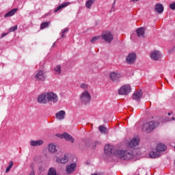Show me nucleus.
I'll list each match as a JSON object with an SVG mask.
<instances>
[{
  "label": "nucleus",
  "instance_id": "25",
  "mask_svg": "<svg viewBox=\"0 0 175 175\" xmlns=\"http://www.w3.org/2000/svg\"><path fill=\"white\" fill-rule=\"evenodd\" d=\"M68 157L66 155H64L62 159L57 158L56 159V162H57V163H66V162H68Z\"/></svg>",
  "mask_w": 175,
  "mask_h": 175
},
{
  "label": "nucleus",
  "instance_id": "9",
  "mask_svg": "<svg viewBox=\"0 0 175 175\" xmlns=\"http://www.w3.org/2000/svg\"><path fill=\"white\" fill-rule=\"evenodd\" d=\"M57 137L60 139H65L67 142H71L72 143H75V139L72 135H69L68 133H64L63 134H56Z\"/></svg>",
  "mask_w": 175,
  "mask_h": 175
},
{
  "label": "nucleus",
  "instance_id": "38",
  "mask_svg": "<svg viewBox=\"0 0 175 175\" xmlns=\"http://www.w3.org/2000/svg\"><path fill=\"white\" fill-rule=\"evenodd\" d=\"M6 35H8V33H3L1 34V37H2V38H5V36H6Z\"/></svg>",
  "mask_w": 175,
  "mask_h": 175
},
{
  "label": "nucleus",
  "instance_id": "32",
  "mask_svg": "<svg viewBox=\"0 0 175 175\" xmlns=\"http://www.w3.org/2000/svg\"><path fill=\"white\" fill-rule=\"evenodd\" d=\"M12 167H13V161H10L9 163V165L5 170V173H9V172H10V170L12 169Z\"/></svg>",
  "mask_w": 175,
  "mask_h": 175
},
{
  "label": "nucleus",
  "instance_id": "28",
  "mask_svg": "<svg viewBox=\"0 0 175 175\" xmlns=\"http://www.w3.org/2000/svg\"><path fill=\"white\" fill-rule=\"evenodd\" d=\"M49 25H50V22H43L41 23L40 29H44V28H49Z\"/></svg>",
  "mask_w": 175,
  "mask_h": 175
},
{
  "label": "nucleus",
  "instance_id": "43",
  "mask_svg": "<svg viewBox=\"0 0 175 175\" xmlns=\"http://www.w3.org/2000/svg\"><path fill=\"white\" fill-rule=\"evenodd\" d=\"M92 175H98V174H92Z\"/></svg>",
  "mask_w": 175,
  "mask_h": 175
},
{
  "label": "nucleus",
  "instance_id": "19",
  "mask_svg": "<svg viewBox=\"0 0 175 175\" xmlns=\"http://www.w3.org/2000/svg\"><path fill=\"white\" fill-rule=\"evenodd\" d=\"M43 143V140L42 139L37 141L31 140L30 141V146H32L33 147H38V146H42Z\"/></svg>",
  "mask_w": 175,
  "mask_h": 175
},
{
  "label": "nucleus",
  "instance_id": "24",
  "mask_svg": "<svg viewBox=\"0 0 175 175\" xmlns=\"http://www.w3.org/2000/svg\"><path fill=\"white\" fill-rule=\"evenodd\" d=\"M66 6H69L68 2L62 3L60 5H59L57 8H55L54 11L55 13H57V12H59V10H61V9H64V8H66Z\"/></svg>",
  "mask_w": 175,
  "mask_h": 175
},
{
  "label": "nucleus",
  "instance_id": "21",
  "mask_svg": "<svg viewBox=\"0 0 175 175\" xmlns=\"http://www.w3.org/2000/svg\"><path fill=\"white\" fill-rule=\"evenodd\" d=\"M144 27H139L137 29L136 32L138 38H144Z\"/></svg>",
  "mask_w": 175,
  "mask_h": 175
},
{
  "label": "nucleus",
  "instance_id": "30",
  "mask_svg": "<svg viewBox=\"0 0 175 175\" xmlns=\"http://www.w3.org/2000/svg\"><path fill=\"white\" fill-rule=\"evenodd\" d=\"M98 129L101 133H107V128H106L105 126L101 125L98 127Z\"/></svg>",
  "mask_w": 175,
  "mask_h": 175
},
{
  "label": "nucleus",
  "instance_id": "18",
  "mask_svg": "<svg viewBox=\"0 0 175 175\" xmlns=\"http://www.w3.org/2000/svg\"><path fill=\"white\" fill-rule=\"evenodd\" d=\"M167 148L166 147V146L163 144H159L157 145V146L156 147V151H157V152H162L163 151H166V149Z\"/></svg>",
  "mask_w": 175,
  "mask_h": 175
},
{
  "label": "nucleus",
  "instance_id": "27",
  "mask_svg": "<svg viewBox=\"0 0 175 175\" xmlns=\"http://www.w3.org/2000/svg\"><path fill=\"white\" fill-rule=\"evenodd\" d=\"M159 155V152L158 151H152L149 153V157H150V158H158Z\"/></svg>",
  "mask_w": 175,
  "mask_h": 175
},
{
  "label": "nucleus",
  "instance_id": "13",
  "mask_svg": "<svg viewBox=\"0 0 175 175\" xmlns=\"http://www.w3.org/2000/svg\"><path fill=\"white\" fill-rule=\"evenodd\" d=\"M143 96V91L137 90L135 92L132 96L133 100L139 102Z\"/></svg>",
  "mask_w": 175,
  "mask_h": 175
},
{
  "label": "nucleus",
  "instance_id": "44",
  "mask_svg": "<svg viewBox=\"0 0 175 175\" xmlns=\"http://www.w3.org/2000/svg\"><path fill=\"white\" fill-rule=\"evenodd\" d=\"M171 115V113H168V116H170Z\"/></svg>",
  "mask_w": 175,
  "mask_h": 175
},
{
  "label": "nucleus",
  "instance_id": "45",
  "mask_svg": "<svg viewBox=\"0 0 175 175\" xmlns=\"http://www.w3.org/2000/svg\"><path fill=\"white\" fill-rule=\"evenodd\" d=\"M84 143V142H83ZM83 143H81V144H83Z\"/></svg>",
  "mask_w": 175,
  "mask_h": 175
},
{
  "label": "nucleus",
  "instance_id": "41",
  "mask_svg": "<svg viewBox=\"0 0 175 175\" xmlns=\"http://www.w3.org/2000/svg\"><path fill=\"white\" fill-rule=\"evenodd\" d=\"M139 0H133V2H137Z\"/></svg>",
  "mask_w": 175,
  "mask_h": 175
},
{
  "label": "nucleus",
  "instance_id": "40",
  "mask_svg": "<svg viewBox=\"0 0 175 175\" xmlns=\"http://www.w3.org/2000/svg\"><path fill=\"white\" fill-rule=\"evenodd\" d=\"M64 37H65V34L62 33L61 38H64Z\"/></svg>",
  "mask_w": 175,
  "mask_h": 175
},
{
  "label": "nucleus",
  "instance_id": "2",
  "mask_svg": "<svg viewBox=\"0 0 175 175\" xmlns=\"http://www.w3.org/2000/svg\"><path fill=\"white\" fill-rule=\"evenodd\" d=\"M159 126V122L158 121L156 122H149L147 123H145L142 127V131L144 132H146V133H148L151 132V131H154L157 126Z\"/></svg>",
  "mask_w": 175,
  "mask_h": 175
},
{
  "label": "nucleus",
  "instance_id": "4",
  "mask_svg": "<svg viewBox=\"0 0 175 175\" xmlns=\"http://www.w3.org/2000/svg\"><path fill=\"white\" fill-rule=\"evenodd\" d=\"M101 38L107 43H111L114 39V36L110 31H104L101 34Z\"/></svg>",
  "mask_w": 175,
  "mask_h": 175
},
{
  "label": "nucleus",
  "instance_id": "22",
  "mask_svg": "<svg viewBox=\"0 0 175 175\" xmlns=\"http://www.w3.org/2000/svg\"><path fill=\"white\" fill-rule=\"evenodd\" d=\"M17 10H18L17 8H14L10 10L7 14H5L4 17H12V16H14V14H16L17 12Z\"/></svg>",
  "mask_w": 175,
  "mask_h": 175
},
{
  "label": "nucleus",
  "instance_id": "42",
  "mask_svg": "<svg viewBox=\"0 0 175 175\" xmlns=\"http://www.w3.org/2000/svg\"><path fill=\"white\" fill-rule=\"evenodd\" d=\"M172 120H175V118H172Z\"/></svg>",
  "mask_w": 175,
  "mask_h": 175
},
{
  "label": "nucleus",
  "instance_id": "7",
  "mask_svg": "<svg viewBox=\"0 0 175 175\" xmlns=\"http://www.w3.org/2000/svg\"><path fill=\"white\" fill-rule=\"evenodd\" d=\"M34 77L36 81H46L47 76H46V74L43 71L40 70L36 72Z\"/></svg>",
  "mask_w": 175,
  "mask_h": 175
},
{
  "label": "nucleus",
  "instance_id": "12",
  "mask_svg": "<svg viewBox=\"0 0 175 175\" xmlns=\"http://www.w3.org/2000/svg\"><path fill=\"white\" fill-rule=\"evenodd\" d=\"M136 61V54L132 53H129L126 58V62L129 65H133V63Z\"/></svg>",
  "mask_w": 175,
  "mask_h": 175
},
{
  "label": "nucleus",
  "instance_id": "37",
  "mask_svg": "<svg viewBox=\"0 0 175 175\" xmlns=\"http://www.w3.org/2000/svg\"><path fill=\"white\" fill-rule=\"evenodd\" d=\"M170 8L172 9V10H175V2L170 4Z\"/></svg>",
  "mask_w": 175,
  "mask_h": 175
},
{
  "label": "nucleus",
  "instance_id": "35",
  "mask_svg": "<svg viewBox=\"0 0 175 175\" xmlns=\"http://www.w3.org/2000/svg\"><path fill=\"white\" fill-rule=\"evenodd\" d=\"M81 88H82L83 90H88V85L82 83L81 85Z\"/></svg>",
  "mask_w": 175,
  "mask_h": 175
},
{
  "label": "nucleus",
  "instance_id": "33",
  "mask_svg": "<svg viewBox=\"0 0 175 175\" xmlns=\"http://www.w3.org/2000/svg\"><path fill=\"white\" fill-rule=\"evenodd\" d=\"M100 39V36H95L91 39V43H95L96 40H99Z\"/></svg>",
  "mask_w": 175,
  "mask_h": 175
},
{
  "label": "nucleus",
  "instance_id": "36",
  "mask_svg": "<svg viewBox=\"0 0 175 175\" xmlns=\"http://www.w3.org/2000/svg\"><path fill=\"white\" fill-rule=\"evenodd\" d=\"M111 11L116 12V0H113V3H112Z\"/></svg>",
  "mask_w": 175,
  "mask_h": 175
},
{
  "label": "nucleus",
  "instance_id": "16",
  "mask_svg": "<svg viewBox=\"0 0 175 175\" xmlns=\"http://www.w3.org/2000/svg\"><path fill=\"white\" fill-rule=\"evenodd\" d=\"M114 146L111 145H106L104 148V152L107 155H111Z\"/></svg>",
  "mask_w": 175,
  "mask_h": 175
},
{
  "label": "nucleus",
  "instance_id": "23",
  "mask_svg": "<svg viewBox=\"0 0 175 175\" xmlns=\"http://www.w3.org/2000/svg\"><path fill=\"white\" fill-rule=\"evenodd\" d=\"M48 150L49 152H51L52 154H54V152H57V146L53 144H50L48 146Z\"/></svg>",
  "mask_w": 175,
  "mask_h": 175
},
{
  "label": "nucleus",
  "instance_id": "34",
  "mask_svg": "<svg viewBox=\"0 0 175 175\" xmlns=\"http://www.w3.org/2000/svg\"><path fill=\"white\" fill-rule=\"evenodd\" d=\"M14 31H17V25H14L9 29V32H14Z\"/></svg>",
  "mask_w": 175,
  "mask_h": 175
},
{
  "label": "nucleus",
  "instance_id": "1",
  "mask_svg": "<svg viewBox=\"0 0 175 175\" xmlns=\"http://www.w3.org/2000/svg\"><path fill=\"white\" fill-rule=\"evenodd\" d=\"M114 155L117 157V158H120V159H126V161H129V159H132V158H133V152L118 150L114 152Z\"/></svg>",
  "mask_w": 175,
  "mask_h": 175
},
{
  "label": "nucleus",
  "instance_id": "20",
  "mask_svg": "<svg viewBox=\"0 0 175 175\" xmlns=\"http://www.w3.org/2000/svg\"><path fill=\"white\" fill-rule=\"evenodd\" d=\"M154 11L156 13H159V14H161V13L163 12V5L161 3H158L155 5Z\"/></svg>",
  "mask_w": 175,
  "mask_h": 175
},
{
  "label": "nucleus",
  "instance_id": "31",
  "mask_svg": "<svg viewBox=\"0 0 175 175\" xmlns=\"http://www.w3.org/2000/svg\"><path fill=\"white\" fill-rule=\"evenodd\" d=\"M54 70H55V72H56V73L57 75H61V72H62L61 66L57 65V66H55V68H54Z\"/></svg>",
  "mask_w": 175,
  "mask_h": 175
},
{
  "label": "nucleus",
  "instance_id": "8",
  "mask_svg": "<svg viewBox=\"0 0 175 175\" xmlns=\"http://www.w3.org/2000/svg\"><path fill=\"white\" fill-rule=\"evenodd\" d=\"M38 102L41 105H47V103H49L47 92H44L39 95L38 97Z\"/></svg>",
  "mask_w": 175,
  "mask_h": 175
},
{
  "label": "nucleus",
  "instance_id": "11",
  "mask_svg": "<svg viewBox=\"0 0 175 175\" xmlns=\"http://www.w3.org/2000/svg\"><path fill=\"white\" fill-rule=\"evenodd\" d=\"M109 78L114 83H117L121 79V74L118 72H112L109 75Z\"/></svg>",
  "mask_w": 175,
  "mask_h": 175
},
{
  "label": "nucleus",
  "instance_id": "17",
  "mask_svg": "<svg viewBox=\"0 0 175 175\" xmlns=\"http://www.w3.org/2000/svg\"><path fill=\"white\" fill-rule=\"evenodd\" d=\"M65 116H66V112L64 110H62L55 114L57 120H59V121L64 120V118H65Z\"/></svg>",
  "mask_w": 175,
  "mask_h": 175
},
{
  "label": "nucleus",
  "instance_id": "39",
  "mask_svg": "<svg viewBox=\"0 0 175 175\" xmlns=\"http://www.w3.org/2000/svg\"><path fill=\"white\" fill-rule=\"evenodd\" d=\"M68 32V28L65 29L63 31L62 33H66Z\"/></svg>",
  "mask_w": 175,
  "mask_h": 175
},
{
  "label": "nucleus",
  "instance_id": "10",
  "mask_svg": "<svg viewBox=\"0 0 175 175\" xmlns=\"http://www.w3.org/2000/svg\"><path fill=\"white\" fill-rule=\"evenodd\" d=\"M139 142H140L139 137H134L130 142H128L127 146L129 148H135V147L139 144Z\"/></svg>",
  "mask_w": 175,
  "mask_h": 175
},
{
  "label": "nucleus",
  "instance_id": "26",
  "mask_svg": "<svg viewBox=\"0 0 175 175\" xmlns=\"http://www.w3.org/2000/svg\"><path fill=\"white\" fill-rule=\"evenodd\" d=\"M95 3V0H88L85 3V7L87 9H91V6Z\"/></svg>",
  "mask_w": 175,
  "mask_h": 175
},
{
  "label": "nucleus",
  "instance_id": "15",
  "mask_svg": "<svg viewBox=\"0 0 175 175\" xmlns=\"http://www.w3.org/2000/svg\"><path fill=\"white\" fill-rule=\"evenodd\" d=\"M150 58L154 61H159L161 59V52L158 51H154L152 52L150 55Z\"/></svg>",
  "mask_w": 175,
  "mask_h": 175
},
{
  "label": "nucleus",
  "instance_id": "5",
  "mask_svg": "<svg viewBox=\"0 0 175 175\" xmlns=\"http://www.w3.org/2000/svg\"><path fill=\"white\" fill-rule=\"evenodd\" d=\"M132 91V88L129 85H124L119 89V95H129Z\"/></svg>",
  "mask_w": 175,
  "mask_h": 175
},
{
  "label": "nucleus",
  "instance_id": "6",
  "mask_svg": "<svg viewBox=\"0 0 175 175\" xmlns=\"http://www.w3.org/2000/svg\"><path fill=\"white\" fill-rule=\"evenodd\" d=\"M47 98H48V103L49 102H52L53 103H57L58 102V96L53 92H46Z\"/></svg>",
  "mask_w": 175,
  "mask_h": 175
},
{
  "label": "nucleus",
  "instance_id": "14",
  "mask_svg": "<svg viewBox=\"0 0 175 175\" xmlns=\"http://www.w3.org/2000/svg\"><path fill=\"white\" fill-rule=\"evenodd\" d=\"M77 166L76 163H71L70 165H67L66 168L67 174H72V173L76 170Z\"/></svg>",
  "mask_w": 175,
  "mask_h": 175
},
{
  "label": "nucleus",
  "instance_id": "3",
  "mask_svg": "<svg viewBox=\"0 0 175 175\" xmlns=\"http://www.w3.org/2000/svg\"><path fill=\"white\" fill-rule=\"evenodd\" d=\"M80 99L82 103L87 105V103H90V102H91V94H90V92H88L87 90H85L83 92H82Z\"/></svg>",
  "mask_w": 175,
  "mask_h": 175
},
{
  "label": "nucleus",
  "instance_id": "29",
  "mask_svg": "<svg viewBox=\"0 0 175 175\" xmlns=\"http://www.w3.org/2000/svg\"><path fill=\"white\" fill-rule=\"evenodd\" d=\"M48 175H57V170L55 167L49 168Z\"/></svg>",
  "mask_w": 175,
  "mask_h": 175
}]
</instances>
